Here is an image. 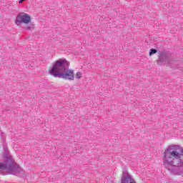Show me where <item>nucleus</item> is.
Here are the masks:
<instances>
[{
	"instance_id": "f257e3e1",
	"label": "nucleus",
	"mask_w": 183,
	"mask_h": 183,
	"mask_svg": "<svg viewBox=\"0 0 183 183\" xmlns=\"http://www.w3.org/2000/svg\"><path fill=\"white\" fill-rule=\"evenodd\" d=\"M69 61L66 59H59L53 64L49 74L54 78H62L68 81H74L75 75L74 70L69 69Z\"/></svg>"
},
{
	"instance_id": "f03ea898",
	"label": "nucleus",
	"mask_w": 183,
	"mask_h": 183,
	"mask_svg": "<svg viewBox=\"0 0 183 183\" xmlns=\"http://www.w3.org/2000/svg\"><path fill=\"white\" fill-rule=\"evenodd\" d=\"M164 161H183V147L178 144H172L165 149Z\"/></svg>"
},
{
	"instance_id": "7ed1b4c3",
	"label": "nucleus",
	"mask_w": 183,
	"mask_h": 183,
	"mask_svg": "<svg viewBox=\"0 0 183 183\" xmlns=\"http://www.w3.org/2000/svg\"><path fill=\"white\" fill-rule=\"evenodd\" d=\"M0 169L1 171H6L11 175L16 177H25L26 172L16 164L14 161H4L0 162Z\"/></svg>"
},
{
	"instance_id": "20e7f679",
	"label": "nucleus",
	"mask_w": 183,
	"mask_h": 183,
	"mask_svg": "<svg viewBox=\"0 0 183 183\" xmlns=\"http://www.w3.org/2000/svg\"><path fill=\"white\" fill-rule=\"evenodd\" d=\"M164 165L171 174L183 177V161H164Z\"/></svg>"
},
{
	"instance_id": "39448f33",
	"label": "nucleus",
	"mask_w": 183,
	"mask_h": 183,
	"mask_svg": "<svg viewBox=\"0 0 183 183\" xmlns=\"http://www.w3.org/2000/svg\"><path fill=\"white\" fill-rule=\"evenodd\" d=\"M31 23V16L26 13H20L17 15L15 24L17 26H21L22 24H30Z\"/></svg>"
},
{
	"instance_id": "423d86ee",
	"label": "nucleus",
	"mask_w": 183,
	"mask_h": 183,
	"mask_svg": "<svg viewBox=\"0 0 183 183\" xmlns=\"http://www.w3.org/2000/svg\"><path fill=\"white\" fill-rule=\"evenodd\" d=\"M121 183H137L132 176L128 174V170L126 169H123V173L122 176Z\"/></svg>"
},
{
	"instance_id": "0eeeda50",
	"label": "nucleus",
	"mask_w": 183,
	"mask_h": 183,
	"mask_svg": "<svg viewBox=\"0 0 183 183\" xmlns=\"http://www.w3.org/2000/svg\"><path fill=\"white\" fill-rule=\"evenodd\" d=\"M172 58H171L169 54H167L166 53H161L159 56L158 64H159V62H164V64L172 65Z\"/></svg>"
},
{
	"instance_id": "6e6552de",
	"label": "nucleus",
	"mask_w": 183,
	"mask_h": 183,
	"mask_svg": "<svg viewBox=\"0 0 183 183\" xmlns=\"http://www.w3.org/2000/svg\"><path fill=\"white\" fill-rule=\"evenodd\" d=\"M4 154H3V158L5 161H14V157L11 154L8 152V146L5 145L4 147Z\"/></svg>"
},
{
	"instance_id": "1a4fd4ad",
	"label": "nucleus",
	"mask_w": 183,
	"mask_h": 183,
	"mask_svg": "<svg viewBox=\"0 0 183 183\" xmlns=\"http://www.w3.org/2000/svg\"><path fill=\"white\" fill-rule=\"evenodd\" d=\"M82 77V73L81 71H78L76 74V79H81V78Z\"/></svg>"
},
{
	"instance_id": "9d476101",
	"label": "nucleus",
	"mask_w": 183,
	"mask_h": 183,
	"mask_svg": "<svg viewBox=\"0 0 183 183\" xmlns=\"http://www.w3.org/2000/svg\"><path fill=\"white\" fill-rule=\"evenodd\" d=\"M157 49H150V51H149V55H150V56H151L152 55H154V54H157Z\"/></svg>"
},
{
	"instance_id": "9b49d317",
	"label": "nucleus",
	"mask_w": 183,
	"mask_h": 183,
	"mask_svg": "<svg viewBox=\"0 0 183 183\" xmlns=\"http://www.w3.org/2000/svg\"><path fill=\"white\" fill-rule=\"evenodd\" d=\"M26 31H31V29H34V24H31L29 26L26 27Z\"/></svg>"
},
{
	"instance_id": "f8f14e48",
	"label": "nucleus",
	"mask_w": 183,
	"mask_h": 183,
	"mask_svg": "<svg viewBox=\"0 0 183 183\" xmlns=\"http://www.w3.org/2000/svg\"><path fill=\"white\" fill-rule=\"evenodd\" d=\"M24 1H25V0H20V1H19V4H22V2H24Z\"/></svg>"
},
{
	"instance_id": "ddd939ff",
	"label": "nucleus",
	"mask_w": 183,
	"mask_h": 183,
	"mask_svg": "<svg viewBox=\"0 0 183 183\" xmlns=\"http://www.w3.org/2000/svg\"><path fill=\"white\" fill-rule=\"evenodd\" d=\"M76 152V150H73V154H75Z\"/></svg>"
}]
</instances>
